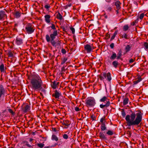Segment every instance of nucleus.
I'll use <instances>...</instances> for the list:
<instances>
[{"label":"nucleus","instance_id":"nucleus-23","mask_svg":"<svg viewBox=\"0 0 148 148\" xmlns=\"http://www.w3.org/2000/svg\"><path fill=\"white\" fill-rule=\"evenodd\" d=\"M131 47L130 45H128L126 46L125 47V50L126 52H127L130 50Z\"/></svg>","mask_w":148,"mask_h":148},{"label":"nucleus","instance_id":"nucleus-29","mask_svg":"<svg viewBox=\"0 0 148 148\" xmlns=\"http://www.w3.org/2000/svg\"><path fill=\"white\" fill-rule=\"evenodd\" d=\"M142 80V78L140 77H139L138 78V79L135 81L134 82V84H138V83L141 81Z\"/></svg>","mask_w":148,"mask_h":148},{"label":"nucleus","instance_id":"nucleus-48","mask_svg":"<svg viewBox=\"0 0 148 148\" xmlns=\"http://www.w3.org/2000/svg\"><path fill=\"white\" fill-rule=\"evenodd\" d=\"M110 46L112 49L114 47V44L113 43H112L110 44Z\"/></svg>","mask_w":148,"mask_h":148},{"label":"nucleus","instance_id":"nucleus-20","mask_svg":"<svg viewBox=\"0 0 148 148\" xmlns=\"http://www.w3.org/2000/svg\"><path fill=\"white\" fill-rule=\"evenodd\" d=\"M120 4V3L119 1H117L115 3V5L116 6V8L118 10H119L121 8Z\"/></svg>","mask_w":148,"mask_h":148},{"label":"nucleus","instance_id":"nucleus-12","mask_svg":"<svg viewBox=\"0 0 148 148\" xmlns=\"http://www.w3.org/2000/svg\"><path fill=\"white\" fill-rule=\"evenodd\" d=\"M59 84V82H57L56 81H54L51 84V86L54 89L56 88L57 86Z\"/></svg>","mask_w":148,"mask_h":148},{"label":"nucleus","instance_id":"nucleus-9","mask_svg":"<svg viewBox=\"0 0 148 148\" xmlns=\"http://www.w3.org/2000/svg\"><path fill=\"white\" fill-rule=\"evenodd\" d=\"M16 43L18 45H20L23 43V40L21 38L17 37L15 40Z\"/></svg>","mask_w":148,"mask_h":148},{"label":"nucleus","instance_id":"nucleus-42","mask_svg":"<svg viewBox=\"0 0 148 148\" xmlns=\"http://www.w3.org/2000/svg\"><path fill=\"white\" fill-rule=\"evenodd\" d=\"M63 138L65 139H67L68 136L66 134H64L63 135Z\"/></svg>","mask_w":148,"mask_h":148},{"label":"nucleus","instance_id":"nucleus-45","mask_svg":"<svg viewBox=\"0 0 148 148\" xmlns=\"http://www.w3.org/2000/svg\"><path fill=\"white\" fill-rule=\"evenodd\" d=\"M44 7L47 9H48L49 8H50V6L49 5H45Z\"/></svg>","mask_w":148,"mask_h":148},{"label":"nucleus","instance_id":"nucleus-28","mask_svg":"<svg viewBox=\"0 0 148 148\" xmlns=\"http://www.w3.org/2000/svg\"><path fill=\"white\" fill-rule=\"evenodd\" d=\"M106 134L109 135L111 136L113 135L114 133L113 131L109 130L107 132Z\"/></svg>","mask_w":148,"mask_h":148},{"label":"nucleus","instance_id":"nucleus-19","mask_svg":"<svg viewBox=\"0 0 148 148\" xmlns=\"http://www.w3.org/2000/svg\"><path fill=\"white\" fill-rule=\"evenodd\" d=\"M129 99L127 97H125L123 99V103L124 105H127L129 102Z\"/></svg>","mask_w":148,"mask_h":148},{"label":"nucleus","instance_id":"nucleus-38","mask_svg":"<svg viewBox=\"0 0 148 148\" xmlns=\"http://www.w3.org/2000/svg\"><path fill=\"white\" fill-rule=\"evenodd\" d=\"M122 38H124L126 39H128L127 35L126 34L124 33L122 36Z\"/></svg>","mask_w":148,"mask_h":148},{"label":"nucleus","instance_id":"nucleus-25","mask_svg":"<svg viewBox=\"0 0 148 148\" xmlns=\"http://www.w3.org/2000/svg\"><path fill=\"white\" fill-rule=\"evenodd\" d=\"M16 18H18L20 16L21 14L20 13L18 12H16L14 14Z\"/></svg>","mask_w":148,"mask_h":148},{"label":"nucleus","instance_id":"nucleus-7","mask_svg":"<svg viewBox=\"0 0 148 148\" xmlns=\"http://www.w3.org/2000/svg\"><path fill=\"white\" fill-rule=\"evenodd\" d=\"M84 48L88 53H90L93 49L92 47L90 45L87 44L84 46Z\"/></svg>","mask_w":148,"mask_h":148},{"label":"nucleus","instance_id":"nucleus-37","mask_svg":"<svg viewBox=\"0 0 148 148\" xmlns=\"http://www.w3.org/2000/svg\"><path fill=\"white\" fill-rule=\"evenodd\" d=\"M121 114L123 117H125L126 115L125 112L124 110H123L121 111Z\"/></svg>","mask_w":148,"mask_h":148},{"label":"nucleus","instance_id":"nucleus-3","mask_svg":"<svg viewBox=\"0 0 148 148\" xmlns=\"http://www.w3.org/2000/svg\"><path fill=\"white\" fill-rule=\"evenodd\" d=\"M99 101L101 102H104L105 103L106 102V103L105 104H101L100 105V107L101 108H107L110 106V104L109 99H108L107 97L105 96H103L101 99Z\"/></svg>","mask_w":148,"mask_h":148},{"label":"nucleus","instance_id":"nucleus-52","mask_svg":"<svg viewBox=\"0 0 148 148\" xmlns=\"http://www.w3.org/2000/svg\"><path fill=\"white\" fill-rule=\"evenodd\" d=\"M135 24V23L134 22H132V25H134Z\"/></svg>","mask_w":148,"mask_h":148},{"label":"nucleus","instance_id":"nucleus-5","mask_svg":"<svg viewBox=\"0 0 148 148\" xmlns=\"http://www.w3.org/2000/svg\"><path fill=\"white\" fill-rule=\"evenodd\" d=\"M100 79L101 80H104L106 79L108 82H110L112 79L111 74L108 72L106 73L103 72L99 77Z\"/></svg>","mask_w":148,"mask_h":148},{"label":"nucleus","instance_id":"nucleus-26","mask_svg":"<svg viewBox=\"0 0 148 148\" xmlns=\"http://www.w3.org/2000/svg\"><path fill=\"white\" fill-rule=\"evenodd\" d=\"M100 122L101 123V124H105L106 121L105 120V117L103 116L101 118L100 120Z\"/></svg>","mask_w":148,"mask_h":148},{"label":"nucleus","instance_id":"nucleus-32","mask_svg":"<svg viewBox=\"0 0 148 148\" xmlns=\"http://www.w3.org/2000/svg\"><path fill=\"white\" fill-rule=\"evenodd\" d=\"M117 31H116L114 33L113 35L111 37V40H112L114 39L115 36L117 35Z\"/></svg>","mask_w":148,"mask_h":148},{"label":"nucleus","instance_id":"nucleus-43","mask_svg":"<svg viewBox=\"0 0 148 148\" xmlns=\"http://www.w3.org/2000/svg\"><path fill=\"white\" fill-rule=\"evenodd\" d=\"M144 47L146 49H148V43H145L144 44Z\"/></svg>","mask_w":148,"mask_h":148},{"label":"nucleus","instance_id":"nucleus-55","mask_svg":"<svg viewBox=\"0 0 148 148\" xmlns=\"http://www.w3.org/2000/svg\"><path fill=\"white\" fill-rule=\"evenodd\" d=\"M64 125H65L67 126H68L69 125H67V124H65Z\"/></svg>","mask_w":148,"mask_h":148},{"label":"nucleus","instance_id":"nucleus-40","mask_svg":"<svg viewBox=\"0 0 148 148\" xmlns=\"http://www.w3.org/2000/svg\"><path fill=\"white\" fill-rule=\"evenodd\" d=\"M144 16V13H142L140 16H139V18L141 20L142 19H143V18Z\"/></svg>","mask_w":148,"mask_h":148},{"label":"nucleus","instance_id":"nucleus-49","mask_svg":"<svg viewBox=\"0 0 148 148\" xmlns=\"http://www.w3.org/2000/svg\"><path fill=\"white\" fill-rule=\"evenodd\" d=\"M134 61V60L133 59H131L130 60L129 62L130 63H132Z\"/></svg>","mask_w":148,"mask_h":148},{"label":"nucleus","instance_id":"nucleus-11","mask_svg":"<svg viewBox=\"0 0 148 148\" xmlns=\"http://www.w3.org/2000/svg\"><path fill=\"white\" fill-rule=\"evenodd\" d=\"M45 21L47 23H49L50 22V18L51 16L49 15H46L45 16Z\"/></svg>","mask_w":148,"mask_h":148},{"label":"nucleus","instance_id":"nucleus-13","mask_svg":"<svg viewBox=\"0 0 148 148\" xmlns=\"http://www.w3.org/2000/svg\"><path fill=\"white\" fill-rule=\"evenodd\" d=\"M51 43L52 45L54 47H56L57 46L59 45L60 43H57L54 40H51Z\"/></svg>","mask_w":148,"mask_h":148},{"label":"nucleus","instance_id":"nucleus-51","mask_svg":"<svg viewBox=\"0 0 148 148\" xmlns=\"http://www.w3.org/2000/svg\"><path fill=\"white\" fill-rule=\"evenodd\" d=\"M111 9L112 8L110 7H109L108 9V10L109 11H110L111 10Z\"/></svg>","mask_w":148,"mask_h":148},{"label":"nucleus","instance_id":"nucleus-46","mask_svg":"<svg viewBox=\"0 0 148 148\" xmlns=\"http://www.w3.org/2000/svg\"><path fill=\"white\" fill-rule=\"evenodd\" d=\"M61 52L63 54H65L66 53V51L64 49H62L61 50Z\"/></svg>","mask_w":148,"mask_h":148},{"label":"nucleus","instance_id":"nucleus-22","mask_svg":"<svg viewBox=\"0 0 148 148\" xmlns=\"http://www.w3.org/2000/svg\"><path fill=\"white\" fill-rule=\"evenodd\" d=\"M51 139L53 140H55L57 141L58 140V138L55 135H53L52 136Z\"/></svg>","mask_w":148,"mask_h":148},{"label":"nucleus","instance_id":"nucleus-44","mask_svg":"<svg viewBox=\"0 0 148 148\" xmlns=\"http://www.w3.org/2000/svg\"><path fill=\"white\" fill-rule=\"evenodd\" d=\"M8 111L10 112V113H11L12 114H14V112H13V111H12V110L11 109H8Z\"/></svg>","mask_w":148,"mask_h":148},{"label":"nucleus","instance_id":"nucleus-53","mask_svg":"<svg viewBox=\"0 0 148 148\" xmlns=\"http://www.w3.org/2000/svg\"><path fill=\"white\" fill-rule=\"evenodd\" d=\"M63 31H65V28H63Z\"/></svg>","mask_w":148,"mask_h":148},{"label":"nucleus","instance_id":"nucleus-24","mask_svg":"<svg viewBox=\"0 0 148 148\" xmlns=\"http://www.w3.org/2000/svg\"><path fill=\"white\" fill-rule=\"evenodd\" d=\"M112 64L114 67L116 68L118 65V62L116 61H114L112 62Z\"/></svg>","mask_w":148,"mask_h":148},{"label":"nucleus","instance_id":"nucleus-4","mask_svg":"<svg viewBox=\"0 0 148 148\" xmlns=\"http://www.w3.org/2000/svg\"><path fill=\"white\" fill-rule=\"evenodd\" d=\"M86 106L87 107H92L95 104V99L93 97H88L85 100Z\"/></svg>","mask_w":148,"mask_h":148},{"label":"nucleus","instance_id":"nucleus-54","mask_svg":"<svg viewBox=\"0 0 148 148\" xmlns=\"http://www.w3.org/2000/svg\"><path fill=\"white\" fill-rule=\"evenodd\" d=\"M1 52H0V58H1Z\"/></svg>","mask_w":148,"mask_h":148},{"label":"nucleus","instance_id":"nucleus-15","mask_svg":"<svg viewBox=\"0 0 148 148\" xmlns=\"http://www.w3.org/2000/svg\"><path fill=\"white\" fill-rule=\"evenodd\" d=\"M0 70L1 72L3 73L5 72L4 65L3 64H2L0 65Z\"/></svg>","mask_w":148,"mask_h":148},{"label":"nucleus","instance_id":"nucleus-2","mask_svg":"<svg viewBox=\"0 0 148 148\" xmlns=\"http://www.w3.org/2000/svg\"><path fill=\"white\" fill-rule=\"evenodd\" d=\"M30 87L35 91H38L42 88L43 82L38 75L36 74L32 75L30 79Z\"/></svg>","mask_w":148,"mask_h":148},{"label":"nucleus","instance_id":"nucleus-21","mask_svg":"<svg viewBox=\"0 0 148 148\" xmlns=\"http://www.w3.org/2000/svg\"><path fill=\"white\" fill-rule=\"evenodd\" d=\"M101 128L102 131H104L106 129V127L105 124H101Z\"/></svg>","mask_w":148,"mask_h":148},{"label":"nucleus","instance_id":"nucleus-47","mask_svg":"<svg viewBox=\"0 0 148 148\" xmlns=\"http://www.w3.org/2000/svg\"><path fill=\"white\" fill-rule=\"evenodd\" d=\"M75 111L77 112L79 111L80 110V109H79V108L77 107H75Z\"/></svg>","mask_w":148,"mask_h":148},{"label":"nucleus","instance_id":"nucleus-34","mask_svg":"<svg viewBox=\"0 0 148 148\" xmlns=\"http://www.w3.org/2000/svg\"><path fill=\"white\" fill-rule=\"evenodd\" d=\"M67 59L66 58H64L63 59H62V62H61V64H64L67 60Z\"/></svg>","mask_w":148,"mask_h":148},{"label":"nucleus","instance_id":"nucleus-1","mask_svg":"<svg viewBox=\"0 0 148 148\" xmlns=\"http://www.w3.org/2000/svg\"><path fill=\"white\" fill-rule=\"evenodd\" d=\"M142 118V116L141 112L136 114L135 112H133L130 115H127L125 119L127 125L128 127H130L138 125L141 121Z\"/></svg>","mask_w":148,"mask_h":148},{"label":"nucleus","instance_id":"nucleus-17","mask_svg":"<svg viewBox=\"0 0 148 148\" xmlns=\"http://www.w3.org/2000/svg\"><path fill=\"white\" fill-rule=\"evenodd\" d=\"M99 135L101 139L104 140L107 139L106 137L105 136V135L103 133L100 132L99 134Z\"/></svg>","mask_w":148,"mask_h":148},{"label":"nucleus","instance_id":"nucleus-18","mask_svg":"<svg viewBox=\"0 0 148 148\" xmlns=\"http://www.w3.org/2000/svg\"><path fill=\"white\" fill-rule=\"evenodd\" d=\"M110 58L111 60H114L116 58H117L116 54V53L113 52Z\"/></svg>","mask_w":148,"mask_h":148},{"label":"nucleus","instance_id":"nucleus-50","mask_svg":"<svg viewBox=\"0 0 148 148\" xmlns=\"http://www.w3.org/2000/svg\"><path fill=\"white\" fill-rule=\"evenodd\" d=\"M26 145L28 147H32V146H31V145H30L29 144H27Z\"/></svg>","mask_w":148,"mask_h":148},{"label":"nucleus","instance_id":"nucleus-35","mask_svg":"<svg viewBox=\"0 0 148 148\" xmlns=\"http://www.w3.org/2000/svg\"><path fill=\"white\" fill-rule=\"evenodd\" d=\"M37 146L38 147L41 148H42L44 147V145L43 143H38L37 144Z\"/></svg>","mask_w":148,"mask_h":148},{"label":"nucleus","instance_id":"nucleus-33","mask_svg":"<svg viewBox=\"0 0 148 148\" xmlns=\"http://www.w3.org/2000/svg\"><path fill=\"white\" fill-rule=\"evenodd\" d=\"M57 18L60 20H61L62 19V17L60 13H58V14L57 15Z\"/></svg>","mask_w":148,"mask_h":148},{"label":"nucleus","instance_id":"nucleus-14","mask_svg":"<svg viewBox=\"0 0 148 148\" xmlns=\"http://www.w3.org/2000/svg\"><path fill=\"white\" fill-rule=\"evenodd\" d=\"M5 12L1 11H0V20H2L6 16Z\"/></svg>","mask_w":148,"mask_h":148},{"label":"nucleus","instance_id":"nucleus-39","mask_svg":"<svg viewBox=\"0 0 148 148\" xmlns=\"http://www.w3.org/2000/svg\"><path fill=\"white\" fill-rule=\"evenodd\" d=\"M8 56L9 57H12L13 56V53L12 52H10L8 53Z\"/></svg>","mask_w":148,"mask_h":148},{"label":"nucleus","instance_id":"nucleus-27","mask_svg":"<svg viewBox=\"0 0 148 148\" xmlns=\"http://www.w3.org/2000/svg\"><path fill=\"white\" fill-rule=\"evenodd\" d=\"M50 36L48 34H47L45 36V38L47 42H49L50 40Z\"/></svg>","mask_w":148,"mask_h":148},{"label":"nucleus","instance_id":"nucleus-6","mask_svg":"<svg viewBox=\"0 0 148 148\" xmlns=\"http://www.w3.org/2000/svg\"><path fill=\"white\" fill-rule=\"evenodd\" d=\"M25 29L26 32L29 34H32L34 30L33 26L30 23H29L26 26Z\"/></svg>","mask_w":148,"mask_h":148},{"label":"nucleus","instance_id":"nucleus-8","mask_svg":"<svg viewBox=\"0 0 148 148\" xmlns=\"http://www.w3.org/2000/svg\"><path fill=\"white\" fill-rule=\"evenodd\" d=\"M58 35V32L57 30H54L53 32L51 34L50 36L51 40H54L56 37V36Z\"/></svg>","mask_w":148,"mask_h":148},{"label":"nucleus","instance_id":"nucleus-16","mask_svg":"<svg viewBox=\"0 0 148 148\" xmlns=\"http://www.w3.org/2000/svg\"><path fill=\"white\" fill-rule=\"evenodd\" d=\"M30 108L29 105H26L23 108V110L24 112H27L30 110Z\"/></svg>","mask_w":148,"mask_h":148},{"label":"nucleus","instance_id":"nucleus-41","mask_svg":"<svg viewBox=\"0 0 148 148\" xmlns=\"http://www.w3.org/2000/svg\"><path fill=\"white\" fill-rule=\"evenodd\" d=\"M70 29L71 31H72L73 34H74L75 33V29L73 27H71Z\"/></svg>","mask_w":148,"mask_h":148},{"label":"nucleus","instance_id":"nucleus-30","mask_svg":"<svg viewBox=\"0 0 148 148\" xmlns=\"http://www.w3.org/2000/svg\"><path fill=\"white\" fill-rule=\"evenodd\" d=\"M129 28V27L128 25H125L123 26V30L124 31H127Z\"/></svg>","mask_w":148,"mask_h":148},{"label":"nucleus","instance_id":"nucleus-36","mask_svg":"<svg viewBox=\"0 0 148 148\" xmlns=\"http://www.w3.org/2000/svg\"><path fill=\"white\" fill-rule=\"evenodd\" d=\"M51 28L53 29L54 30H56L55 27V26L54 24H51V26H50Z\"/></svg>","mask_w":148,"mask_h":148},{"label":"nucleus","instance_id":"nucleus-10","mask_svg":"<svg viewBox=\"0 0 148 148\" xmlns=\"http://www.w3.org/2000/svg\"><path fill=\"white\" fill-rule=\"evenodd\" d=\"M61 93L60 92H58L57 90H56L54 94L52 95L56 99H59V97L60 96Z\"/></svg>","mask_w":148,"mask_h":148},{"label":"nucleus","instance_id":"nucleus-31","mask_svg":"<svg viewBox=\"0 0 148 148\" xmlns=\"http://www.w3.org/2000/svg\"><path fill=\"white\" fill-rule=\"evenodd\" d=\"M122 55V52L121 51H119L117 54V56L116 58L117 59H119L120 58L121 56Z\"/></svg>","mask_w":148,"mask_h":148}]
</instances>
